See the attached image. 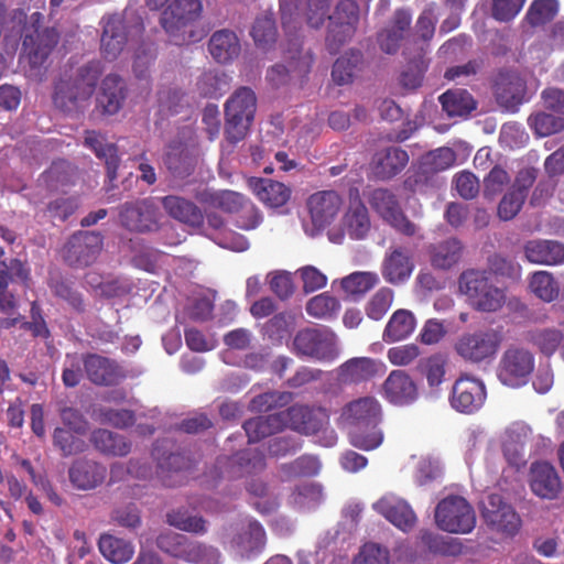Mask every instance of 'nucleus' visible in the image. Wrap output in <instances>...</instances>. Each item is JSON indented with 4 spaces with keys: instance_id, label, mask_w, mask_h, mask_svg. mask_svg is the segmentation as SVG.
Here are the masks:
<instances>
[{
    "instance_id": "nucleus-23",
    "label": "nucleus",
    "mask_w": 564,
    "mask_h": 564,
    "mask_svg": "<svg viewBox=\"0 0 564 564\" xmlns=\"http://www.w3.org/2000/svg\"><path fill=\"white\" fill-rule=\"evenodd\" d=\"M372 507L389 522L404 532L413 529L416 523V516L410 505L395 496H384Z\"/></svg>"
},
{
    "instance_id": "nucleus-47",
    "label": "nucleus",
    "mask_w": 564,
    "mask_h": 564,
    "mask_svg": "<svg viewBox=\"0 0 564 564\" xmlns=\"http://www.w3.org/2000/svg\"><path fill=\"white\" fill-rule=\"evenodd\" d=\"M528 340L544 356H553L564 340L562 330L555 327L535 328L528 333Z\"/></svg>"
},
{
    "instance_id": "nucleus-6",
    "label": "nucleus",
    "mask_w": 564,
    "mask_h": 564,
    "mask_svg": "<svg viewBox=\"0 0 564 564\" xmlns=\"http://www.w3.org/2000/svg\"><path fill=\"white\" fill-rule=\"evenodd\" d=\"M293 350L297 356L332 362L339 356L338 338L326 326L303 328L293 338Z\"/></svg>"
},
{
    "instance_id": "nucleus-26",
    "label": "nucleus",
    "mask_w": 564,
    "mask_h": 564,
    "mask_svg": "<svg viewBox=\"0 0 564 564\" xmlns=\"http://www.w3.org/2000/svg\"><path fill=\"white\" fill-rule=\"evenodd\" d=\"M173 444L169 440L156 441L152 448V456L158 464V473L162 481L166 486H173L174 482L169 481L170 474H178L188 466L186 457L173 452Z\"/></svg>"
},
{
    "instance_id": "nucleus-8",
    "label": "nucleus",
    "mask_w": 564,
    "mask_h": 564,
    "mask_svg": "<svg viewBox=\"0 0 564 564\" xmlns=\"http://www.w3.org/2000/svg\"><path fill=\"white\" fill-rule=\"evenodd\" d=\"M158 547L174 557H186L199 564H218L220 552L212 546L192 542L181 533L166 532L156 539Z\"/></svg>"
},
{
    "instance_id": "nucleus-24",
    "label": "nucleus",
    "mask_w": 564,
    "mask_h": 564,
    "mask_svg": "<svg viewBox=\"0 0 564 564\" xmlns=\"http://www.w3.org/2000/svg\"><path fill=\"white\" fill-rule=\"evenodd\" d=\"M456 286V284H451ZM458 292L465 294L469 304L478 311L495 312L505 302V292L495 284H457Z\"/></svg>"
},
{
    "instance_id": "nucleus-25",
    "label": "nucleus",
    "mask_w": 564,
    "mask_h": 564,
    "mask_svg": "<svg viewBox=\"0 0 564 564\" xmlns=\"http://www.w3.org/2000/svg\"><path fill=\"white\" fill-rule=\"evenodd\" d=\"M162 160L169 172L178 178L189 176L196 165L193 151L180 140H173L165 147Z\"/></svg>"
},
{
    "instance_id": "nucleus-46",
    "label": "nucleus",
    "mask_w": 564,
    "mask_h": 564,
    "mask_svg": "<svg viewBox=\"0 0 564 564\" xmlns=\"http://www.w3.org/2000/svg\"><path fill=\"white\" fill-rule=\"evenodd\" d=\"M415 327L413 314L405 310L395 311L383 330L382 339L386 343H395L410 336Z\"/></svg>"
},
{
    "instance_id": "nucleus-14",
    "label": "nucleus",
    "mask_w": 564,
    "mask_h": 564,
    "mask_svg": "<svg viewBox=\"0 0 564 564\" xmlns=\"http://www.w3.org/2000/svg\"><path fill=\"white\" fill-rule=\"evenodd\" d=\"M451 405L462 413L478 411L486 400L485 383L473 376H460L452 388Z\"/></svg>"
},
{
    "instance_id": "nucleus-59",
    "label": "nucleus",
    "mask_w": 564,
    "mask_h": 564,
    "mask_svg": "<svg viewBox=\"0 0 564 564\" xmlns=\"http://www.w3.org/2000/svg\"><path fill=\"white\" fill-rule=\"evenodd\" d=\"M556 0H534L527 13V21L532 26L542 25L551 21L557 13Z\"/></svg>"
},
{
    "instance_id": "nucleus-64",
    "label": "nucleus",
    "mask_w": 564,
    "mask_h": 564,
    "mask_svg": "<svg viewBox=\"0 0 564 564\" xmlns=\"http://www.w3.org/2000/svg\"><path fill=\"white\" fill-rule=\"evenodd\" d=\"M352 564H389V552L376 543H366Z\"/></svg>"
},
{
    "instance_id": "nucleus-51",
    "label": "nucleus",
    "mask_w": 564,
    "mask_h": 564,
    "mask_svg": "<svg viewBox=\"0 0 564 564\" xmlns=\"http://www.w3.org/2000/svg\"><path fill=\"white\" fill-rule=\"evenodd\" d=\"M235 543L248 555L258 553L265 544V531L258 521H249L247 528L236 536Z\"/></svg>"
},
{
    "instance_id": "nucleus-20",
    "label": "nucleus",
    "mask_w": 564,
    "mask_h": 564,
    "mask_svg": "<svg viewBox=\"0 0 564 564\" xmlns=\"http://www.w3.org/2000/svg\"><path fill=\"white\" fill-rule=\"evenodd\" d=\"M382 397L393 405H410L417 400L419 389L408 372L392 370L382 383Z\"/></svg>"
},
{
    "instance_id": "nucleus-30",
    "label": "nucleus",
    "mask_w": 564,
    "mask_h": 564,
    "mask_svg": "<svg viewBox=\"0 0 564 564\" xmlns=\"http://www.w3.org/2000/svg\"><path fill=\"white\" fill-rule=\"evenodd\" d=\"M106 475V467L91 460H77L69 468L72 484L83 490L94 489L101 485Z\"/></svg>"
},
{
    "instance_id": "nucleus-10",
    "label": "nucleus",
    "mask_w": 564,
    "mask_h": 564,
    "mask_svg": "<svg viewBox=\"0 0 564 564\" xmlns=\"http://www.w3.org/2000/svg\"><path fill=\"white\" fill-rule=\"evenodd\" d=\"M202 11L199 0H175L160 18V23L171 42L181 45L186 41L185 28L195 21Z\"/></svg>"
},
{
    "instance_id": "nucleus-31",
    "label": "nucleus",
    "mask_w": 564,
    "mask_h": 564,
    "mask_svg": "<svg viewBox=\"0 0 564 564\" xmlns=\"http://www.w3.org/2000/svg\"><path fill=\"white\" fill-rule=\"evenodd\" d=\"M162 206L172 218L191 227L196 228L204 223L200 208L184 197L176 195L165 196L162 198Z\"/></svg>"
},
{
    "instance_id": "nucleus-50",
    "label": "nucleus",
    "mask_w": 564,
    "mask_h": 564,
    "mask_svg": "<svg viewBox=\"0 0 564 564\" xmlns=\"http://www.w3.org/2000/svg\"><path fill=\"white\" fill-rule=\"evenodd\" d=\"M228 87V77L219 69L205 70L196 82V88L203 97L216 98L221 96Z\"/></svg>"
},
{
    "instance_id": "nucleus-1",
    "label": "nucleus",
    "mask_w": 564,
    "mask_h": 564,
    "mask_svg": "<svg viewBox=\"0 0 564 564\" xmlns=\"http://www.w3.org/2000/svg\"><path fill=\"white\" fill-rule=\"evenodd\" d=\"M101 73V62L93 59L78 67L74 74L62 75L54 86V106L66 113L83 112L89 106Z\"/></svg>"
},
{
    "instance_id": "nucleus-32",
    "label": "nucleus",
    "mask_w": 564,
    "mask_h": 564,
    "mask_svg": "<svg viewBox=\"0 0 564 564\" xmlns=\"http://www.w3.org/2000/svg\"><path fill=\"white\" fill-rule=\"evenodd\" d=\"M126 95L127 89L122 77L117 74H109L101 83V91L97 102L105 113L115 115L121 109Z\"/></svg>"
},
{
    "instance_id": "nucleus-33",
    "label": "nucleus",
    "mask_w": 564,
    "mask_h": 564,
    "mask_svg": "<svg viewBox=\"0 0 564 564\" xmlns=\"http://www.w3.org/2000/svg\"><path fill=\"white\" fill-rule=\"evenodd\" d=\"M84 144L93 150L97 158L105 161L108 177L115 180L120 163L117 147L113 143L107 142L101 133L94 130L85 132Z\"/></svg>"
},
{
    "instance_id": "nucleus-39",
    "label": "nucleus",
    "mask_w": 564,
    "mask_h": 564,
    "mask_svg": "<svg viewBox=\"0 0 564 564\" xmlns=\"http://www.w3.org/2000/svg\"><path fill=\"white\" fill-rule=\"evenodd\" d=\"M530 262L556 264L564 262V245L552 240H532L525 245Z\"/></svg>"
},
{
    "instance_id": "nucleus-17",
    "label": "nucleus",
    "mask_w": 564,
    "mask_h": 564,
    "mask_svg": "<svg viewBox=\"0 0 564 564\" xmlns=\"http://www.w3.org/2000/svg\"><path fill=\"white\" fill-rule=\"evenodd\" d=\"M82 361L87 379L95 386H117L127 377L124 369L115 359L98 354H86Z\"/></svg>"
},
{
    "instance_id": "nucleus-37",
    "label": "nucleus",
    "mask_w": 564,
    "mask_h": 564,
    "mask_svg": "<svg viewBox=\"0 0 564 564\" xmlns=\"http://www.w3.org/2000/svg\"><path fill=\"white\" fill-rule=\"evenodd\" d=\"M282 411L265 416H257L243 423V430L249 443H258L261 440L275 434L284 429Z\"/></svg>"
},
{
    "instance_id": "nucleus-36",
    "label": "nucleus",
    "mask_w": 564,
    "mask_h": 564,
    "mask_svg": "<svg viewBox=\"0 0 564 564\" xmlns=\"http://www.w3.org/2000/svg\"><path fill=\"white\" fill-rule=\"evenodd\" d=\"M208 51L216 62L226 64L238 57L240 43L235 32L224 29L210 36Z\"/></svg>"
},
{
    "instance_id": "nucleus-16",
    "label": "nucleus",
    "mask_w": 564,
    "mask_h": 564,
    "mask_svg": "<svg viewBox=\"0 0 564 564\" xmlns=\"http://www.w3.org/2000/svg\"><path fill=\"white\" fill-rule=\"evenodd\" d=\"M370 203L378 214L399 232L406 236L417 235V226L404 216L394 194L390 191L384 188L375 189Z\"/></svg>"
},
{
    "instance_id": "nucleus-3",
    "label": "nucleus",
    "mask_w": 564,
    "mask_h": 564,
    "mask_svg": "<svg viewBox=\"0 0 564 564\" xmlns=\"http://www.w3.org/2000/svg\"><path fill=\"white\" fill-rule=\"evenodd\" d=\"M257 98L252 89L240 87L225 105V135L228 142L236 144L245 139L254 118Z\"/></svg>"
},
{
    "instance_id": "nucleus-61",
    "label": "nucleus",
    "mask_w": 564,
    "mask_h": 564,
    "mask_svg": "<svg viewBox=\"0 0 564 564\" xmlns=\"http://www.w3.org/2000/svg\"><path fill=\"white\" fill-rule=\"evenodd\" d=\"M393 302V292L389 288H381L369 301L366 314L373 321H380Z\"/></svg>"
},
{
    "instance_id": "nucleus-43",
    "label": "nucleus",
    "mask_w": 564,
    "mask_h": 564,
    "mask_svg": "<svg viewBox=\"0 0 564 564\" xmlns=\"http://www.w3.org/2000/svg\"><path fill=\"white\" fill-rule=\"evenodd\" d=\"M344 225L352 239H362L370 230L368 209L359 198L350 200L344 216Z\"/></svg>"
},
{
    "instance_id": "nucleus-55",
    "label": "nucleus",
    "mask_w": 564,
    "mask_h": 564,
    "mask_svg": "<svg viewBox=\"0 0 564 564\" xmlns=\"http://www.w3.org/2000/svg\"><path fill=\"white\" fill-rule=\"evenodd\" d=\"M456 153L447 147L430 151L422 158V166L426 173H437L454 165Z\"/></svg>"
},
{
    "instance_id": "nucleus-57",
    "label": "nucleus",
    "mask_w": 564,
    "mask_h": 564,
    "mask_svg": "<svg viewBox=\"0 0 564 564\" xmlns=\"http://www.w3.org/2000/svg\"><path fill=\"white\" fill-rule=\"evenodd\" d=\"M53 444L62 452L63 456L83 453L87 447L84 440L74 435L69 430L62 427L54 430Z\"/></svg>"
},
{
    "instance_id": "nucleus-40",
    "label": "nucleus",
    "mask_w": 564,
    "mask_h": 564,
    "mask_svg": "<svg viewBox=\"0 0 564 564\" xmlns=\"http://www.w3.org/2000/svg\"><path fill=\"white\" fill-rule=\"evenodd\" d=\"M414 269L409 254L401 249L387 253L382 262V275L388 282H402L408 280Z\"/></svg>"
},
{
    "instance_id": "nucleus-19",
    "label": "nucleus",
    "mask_w": 564,
    "mask_h": 564,
    "mask_svg": "<svg viewBox=\"0 0 564 564\" xmlns=\"http://www.w3.org/2000/svg\"><path fill=\"white\" fill-rule=\"evenodd\" d=\"M343 207V198L333 189L319 191L307 199V208L314 227L317 230L330 225Z\"/></svg>"
},
{
    "instance_id": "nucleus-38",
    "label": "nucleus",
    "mask_w": 564,
    "mask_h": 564,
    "mask_svg": "<svg viewBox=\"0 0 564 564\" xmlns=\"http://www.w3.org/2000/svg\"><path fill=\"white\" fill-rule=\"evenodd\" d=\"M427 252L433 268L448 270L459 261L463 245L458 239L449 238L438 243L431 245Z\"/></svg>"
},
{
    "instance_id": "nucleus-11",
    "label": "nucleus",
    "mask_w": 564,
    "mask_h": 564,
    "mask_svg": "<svg viewBox=\"0 0 564 564\" xmlns=\"http://www.w3.org/2000/svg\"><path fill=\"white\" fill-rule=\"evenodd\" d=\"M119 218L128 230L144 234L159 229L161 213L153 199L144 198L122 204Z\"/></svg>"
},
{
    "instance_id": "nucleus-56",
    "label": "nucleus",
    "mask_w": 564,
    "mask_h": 564,
    "mask_svg": "<svg viewBox=\"0 0 564 564\" xmlns=\"http://www.w3.org/2000/svg\"><path fill=\"white\" fill-rule=\"evenodd\" d=\"M339 308V301L328 292L312 297L306 304V313L315 318L332 317Z\"/></svg>"
},
{
    "instance_id": "nucleus-9",
    "label": "nucleus",
    "mask_w": 564,
    "mask_h": 564,
    "mask_svg": "<svg viewBox=\"0 0 564 564\" xmlns=\"http://www.w3.org/2000/svg\"><path fill=\"white\" fill-rule=\"evenodd\" d=\"M329 19L327 47L330 53H336L341 45L348 42L356 33L359 23V7L354 0H340Z\"/></svg>"
},
{
    "instance_id": "nucleus-22",
    "label": "nucleus",
    "mask_w": 564,
    "mask_h": 564,
    "mask_svg": "<svg viewBox=\"0 0 564 564\" xmlns=\"http://www.w3.org/2000/svg\"><path fill=\"white\" fill-rule=\"evenodd\" d=\"M313 64V57L308 51L299 50L291 56L289 65L276 64L267 72V79L273 87L288 84L292 78H303Z\"/></svg>"
},
{
    "instance_id": "nucleus-18",
    "label": "nucleus",
    "mask_w": 564,
    "mask_h": 564,
    "mask_svg": "<svg viewBox=\"0 0 564 564\" xmlns=\"http://www.w3.org/2000/svg\"><path fill=\"white\" fill-rule=\"evenodd\" d=\"M484 518L497 531L513 535L518 532L521 520L514 509L497 494L489 495L484 502Z\"/></svg>"
},
{
    "instance_id": "nucleus-54",
    "label": "nucleus",
    "mask_w": 564,
    "mask_h": 564,
    "mask_svg": "<svg viewBox=\"0 0 564 564\" xmlns=\"http://www.w3.org/2000/svg\"><path fill=\"white\" fill-rule=\"evenodd\" d=\"M251 35L259 47L268 48L276 40V26L271 13L259 15L252 26Z\"/></svg>"
},
{
    "instance_id": "nucleus-42",
    "label": "nucleus",
    "mask_w": 564,
    "mask_h": 564,
    "mask_svg": "<svg viewBox=\"0 0 564 564\" xmlns=\"http://www.w3.org/2000/svg\"><path fill=\"white\" fill-rule=\"evenodd\" d=\"M98 547L102 556L112 564H124L134 554L131 542L111 534L100 535Z\"/></svg>"
},
{
    "instance_id": "nucleus-27",
    "label": "nucleus",
    "mask_w": 564,
    "mask_h": 564,
    "mask_svg": "<svg viewBox=\"0 0 564 564\" xmlns=\"http://www.w3.org/2000/svg\"><path fill=\"white\" fill-rule=\"evenodd\" d=\"M525 83L512 72L500 73L495 85L497 102L506 110L514 111L523 101Z\"/></svg>"
},
{
    "instance_id": "nucleus-45",
    "label": "nucleus",
    "mask_w": 564,
    "mask_h": 564,
    "mask_svg": "<svg viewBox=\"0 0 564 564\" xmlns=\"http://www.w3.org/2000/svg\"><path fill=\"white\" fill-rule=\"evenodd\" d=\"M380 424H365L351 426L348 432L349 444L361 451H373L378 448L384 438Z\"/></svg>"
},
{
    "instance_id": "nucleus-7",
    "label": "nucleus",
    "mask_w": 564,
    "mask_h": 564,
    "mask_svg": "<svg viewBox=\"0 0 564 564\" xmlns=\"http://www.w3.org/2000/svg\"><path fill=\"white\" fill-rule=\"evenodd\" d=\"M435 523L445 532L466 534L476 525V513L463 497L451 495L443 498L435 508Z\"/></svg>"
},
{
    "instance_id": "nucleus-63",
    "label": "nucleus",
    "mask_w": 564,
    "mask_h": 564,
    "mask_svg": "<svg viewBox=\"0 0 564 564\" xmlns=\"http://www.w3.org/2000/svg\"><path fill=\"white\" fill-rule=\"evenodd\" d=\"M184 95L176 88H163L159 91L158 102L160 112L164 116L178 113L183 107Z\"/></svg>"
},
{
    "instance_id": "nucleus-41",
    "label": "nucleus",
    "mask_w": 564,
    "mask_h": 564,
    "mask_svg": "<svg viewBox=\"0 0 564 564\" xmlns=\"http://www.w3.org/2000/svg\"><path fill=\"white\" fill-rule=\"evenodd\" d=\"M90 442L97 451L109 456H126L131 451V443L124 436L106 429L95 430Z\"/></svg>"
},
{
    "instance_id": "nucleus-60",
    "label": "nucleus",
    "mask_w": 564,
    "mask_h": 564,
    "mask_svg": "<svg viewBox=\"0 0 564 564\" xmlns=\"http://www.w3.org/2000/svg\"><path fill=\"white\" fill-rule=\"evenodd\" d=\"M284 471L292 477H313L319 473L321 463L313 455H302L283 467Z\"/></svg>"
},
{
    "instance_id": "nucleus-58",
    "label": "nucleus",
    "mask_w": 564,
    "mask_h": 564,
    "mask_svg": "<svg viewBox=\"0 0 564 564\" xmlns=\"http://www.w3.org/2000/svg\"><path fill=\"white\" fill-rule=\"evenodd\" d=\"M360 57L359 53H352L350 56L344 55L337 58L332 69L333 80L337 85H347L351 83L360 62Z\"/></svg>"
},
{
    "instance_id": "nucleus-4",
    "label": "nucleus",
    "mask_w": 564,
    "mask_h": 564,
    "mask_svg": "<svg viewBox=\"0 0 564 564\" xmlns=\"http://www.w3.org/2000/svg\"><path fill=\"white\" fill-rule=\"evenodd\" d=\"M502 340V333L495 328L466 332L456 339L454 350L466 362H490L496 358Z\"/></svg>"
},
{
    "instance_id": "nucleus-62",
    "label": "nucleus",
    "mask_w": 564,
    "mask_h": 564,
    "mask_svg": "<svg viewBox=\"0 0 564 564\" xmlns=\"http://www.w3.org/2000/svg\"><path fill=\"white\" fill-rule=\"evenodd\" d=\"M489 275L495 274L497 278L519 280L521 278L520 268L506 258L494 254L488 260Z\"/></svg>"
},
{
    "instance_id": "nucleus-2",
    "label": "nucleus",
    "mask_w": 564,
    "mask_h": 564,
    "mask_svg": "<svg viewBox=\"0 0 564 564\" xmlns=\"http://www.w3.org/2000/svg\"><path fill=\"white\" fill-rule=\"evenodd\" d=\"M100 25L102 28L100 50L108 61L117 59L127 43L139 37L144 30L142 15L137 8L131 6H128L121 13L104 17Z\"/></svg>"
},
{
    "instance_id": "nucleus-52",
    "label": "nucleus",
    "mask_w": 564,
    "mask_h": 564,
    "mask_svg": "<svg viewBox=\"0 0 564 564\" xmlns=\"http://www.w3.org/2000/svg\"><path fill=\"white\" fill-rule=\"evenodd\" d=\"M528 124L538 137H547L564 130V117L538 111L529 116Z\"/></svg>"
},
{
    "instance_id": "nucleus-13",
    "label": "nucleus",
    "mask_w": 564,
    "mask_h": 564,
    "mask_svg": "<svg viewBox=\"0 0 564 564\" xmlns=\"http://www.w3.org/2000/svg\"><path fill=\"white\" fill-rule=\"evenodd\" d=\"M284 429L290 427L302 434L314 435L329 424V414L321 406L294 404L282 411Z\"/></svg>"
},
{
    "instance_id": "nucleus-5",
    "label": "nucleus",
    "mask_w": 564,
    "mask_h": 564,
    "mask_svg": "<svg viewBox=\"0 0 564 564\" xmlns=\"http://www.w3.org/2000/svg\"><path fill=\"white\" fill-rule=\"evenodd\" d=\"M42 18L43 15L40 12H34L31 15V20L33 21L32 31L26 29L22 43L30 65L29 76L37 82L43 80L46 72L44 64L53 47L58 42V34L54 29L46 28L40 30V28L35 25Z\"/></svg>"
},
{
    "instance_id": "nucleus-53",
    "label": "nucleus",
    "mask_w": 564,
    "mask_h": 564,
    "mask_svg": "<svg viewBox=\"0 0 564 564\" xmlns=\"http://www.w3.org/2000/svg\"><path fill=\"white\" fill-rule=\"evenodd\" d=\"M302 282H327V275L313 265H306L294 273L286 270L271 271L265 276V282H292L294 279Z\"/></svg>"
},
{
    "instance_id": "nucleus-48",
    "label": "nucleus",
    "mask_w": 564,
    "mask_h": 564,
    "mask_svg": "<svg viewBox=\"0 0 564 564\" xmlns=\"http://www.w3.org/2000/svg\"><path fill=\"white\" fill-rule=\"evenodd\" d=\"M230 466L238 477L257 474L265 468V457L257 449H245L230 458Z\"/></svg>"
},
{
    "instance_id": "nucleus-29",
    "label": "nucleus",
    "mask_w": 564,
    "mask_h": 564,
    "mask_svg": "<svg viewBox=\"0 0 564 564\" xmlns=\"http://www.w3.org/2000/svg\"><path fill=\"white\" fill-rule=\"evenodd\" d=\"M408 162L406 151L399 147H389L375 155L372 161L373 174L379 180H390L399 174Z\"/></svg>"
},
{
    "instance_id": "nucleus-15",
    "label": "nucleus",
    "mask_w": 564,
    "mask_h": 564,
    "mask_svg": "<svg viewBox=\"0 0 564 564\" xmlns=\"http://www.w3.org/2000/svg\"><path fill=\"white\" fill-rule=\"evenodd\" d=\"M99 231H79L74 234L64 248V259L72 267H85L97 258L102 248Z\"/></svg>"
},
{
    "instance_id": "nucleus-34",
    "label": "nucleus",
    "mask_w": 564,
    "mask_h": 564,
    "mask_svg": "<svg viewBox=\"0 0 564 564\" xmlns=\"http://www.w3.org/2000/svg\"><path fill=\"white\" fill-rule=\"evenodd\" d=\"M336 372L338 382L343 384L359 383L376 376L377 365L371 358L355 357L340 365Z\"/></svg>"
},
{
    "instance_id": "nucleus-35",
    "label": "nucleus",
    "mask_w": 564,
    "mask_h": 564,
    "mask_svg": "<svg viewBox=\"0 0 564 564\" xmlns=\"http://www.w3.org/2000/svg\"><path fill=\"white\" fill-rule=\"evenodd\" d=\"M249 186L257 197L270 207L283 206L291 196V189L288 186L269 178H251Z\"/></svg>"
},
{
    "instance_id": "nucleus-49",
    "label": "nucleus",
    "mask_w": 564,
    "mask_h": 564,
    "mask_svg": "<svg viewBox=\"0 0 564 564\" xmlns=\"http://www.w3.org/2000/svg\"><path fill=\"white\" fill-rule=\"evenodd\" d=\"M421 541L433 554L457 556L463 553L462 542L452 536H443L430 531H421Z\"/></svg>"
},
{
    "instance_id": "nucleus-44",
    "label": "nucleus",
    "mask_w": 564,
    "mask_h": 564,
    "mask_svg": "<svg viewBox=\"0 0 564 564\" xmlns=\"http://www.w3.org/2000/svg\"><path fill=\"white\" fill-rule=\"evenodd\" d=\"M440 102L448 117H465L476 108L473 96L465 89H449L440 96Z\"/></svg>"
},
{
    "instance_id": "nucleus-28",
    "label": "nucleus",
    "mask_w": 564,
    "mask_h": 564,
    "mask_svg": "<svg viewBox=\"0 0 564 564\" xmlns=\"http://www.w3.org/2000/svg\"><path fill=\"white\" fill-rule=\"evenodd\" d=\"M341 415L350 427L365 424L371 426L382 422V408L375 398L364 397L349 402Z\"/></svg>"
},
{
    "instance_id": "nucleus-12",
    "label": "nucleus",
    "mask_w": 564,
    "mask_h": 564,
    "mask_svg": "<svg viewBox=\"0 0 564 564\" xmlns=\"http://www.w3.org/2000/svg\"><path fill=\"white\" fill-rule=\"evenodd\" d=\"M534 369L533 355L523 348H508L498 366V378L508 387H520L524 384Z\"/></svg>"
},
{
    "instance_id": "nucleus-21",
    "label": "nucleus",
    "mask_w": 564,
    "mask_h": 564,
    "mask_svg": "<svg viewBox=\"0 0 564 564\" xmlns=\"http://www.w3.org/2000/svg\"><path fill=\"white\" fill-rule=\"evenodd\" d=\"M532 492L547 500L556 499L562 491V480L555 467L549 462H535L530 467Z\"/></svg>"
}]
</instances>
